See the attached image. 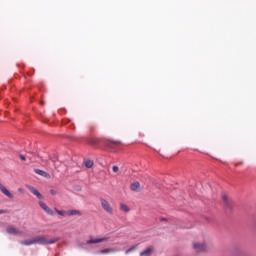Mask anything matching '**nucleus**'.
<instances>
[{
	"instance_id": "f257e3e1",
	"label": "nucleus",
	"mask_w": 256,
	"mask_h": 256,
	"mask_svg": "<svg viewBox=\"0 0 256 256\" xmlns=\"http://www.w3.org/2000/svg\"><path fill=\"white\" fill-rule=\"evenodd\" d=\"M34 239V245H53L59 241V238L48 239L47 236H36Z\"/></svg>"
},
{
	"instance_id": "f03ea898",
	"label": "nucleus",
	"mask_w": 256,
	"mask_h": 256,
	"mask_svg": "<svg viewBox=\"0 0 256 256\" xmlns=\"http://www.w3.org/2000/svg\"><path fill=\"white\" fill-rule=\"evenodd\" d=\"M101 207L108 213L109 215H113V207H111V204L103 198L100 199Z\"/></svg>"
},
{
	"instance_id": "7ed1b4c3",
	"label": "nucleus",
	"mask_w": 256,
	"mask_h": 256,
	"mask_svg": "<svg viewBox=\"0 0 256 256\" xmlns=\"http://www.w3.org/2000/svg\"><path fill=\"white\" fill-rule=\"evenodd\" d=\"M106 241H109V237H102V238H95V239L92 238L86 241V245L105 243Z\"/></svg>"
},
{
	"instance_id": "20e7f679",
	"label": "nucleus",
	"mask_w": 256,
	"mask_h": 256,
	"mask_svg": "<svg viewBox=\"0 0 256 256\" xmlns=\"http://www.w3.org/2000/svg\"><path fill=\"white\" fill-rule=\"evenodd\" d=\"M118 248H106L97 252L98 255H109L111 253H117Z\"/></svg>"
},
{
	"instance_id": "39448f33",
	"label": "nucleus",
	"mask_w": 256,
	"mask_h": 256,
	"mask_svg": "<svg viewBox=\"0 0 256 256\" xmlns=\"http://www.w3.org/2000/svg\"><path fill=\"white\" fill-rule=\"evenodd\" d=\"M222 202L225 209H231V200H229L227 194H222Z\"/></svg>"
},
{
	"instance_id": "423d86ee",
	"label": "nucleus",
	"mask_w": 256,
	"mask_h": 256,
	"mask_svg": "<svg viewBox=\"0 0 256 256\" xmlns=\"http://www.w3.org/2000/svg\"><path fill=\"white\" fill-rule=\"evenodd\" d=\"M6 233H8L9 235H21V231H19L14 226H8L6 228Z\"/></svg>"
},
{
	"instance_id": "0eeeda50",
	"label": "nucleus",
	"mask_w": 256,
	"mask_h": 256,
	"mask_svg": "<svg viewBox=\"0 0 256 256\" xmlns=\"http://www.w3.org/2000/svg\"><path fill=\"white\" fill-rule=\"evenodd\" d=\"M29 191L33 193L37 197V199H43V195L39 193V190L33 186H28Z\"/></svg>"
},
{
	"instance_id": "6e6552de",
	"label": "nucleus",
	"mask_w": 256,
	"mask_h": 256,
	"mask_svg": "<svg viewBox=\"0 0 256 256\" xmlns=\"http://www.w3.org/2000/svg\"><path fill=\"white\" fill-rule=\"evenodd\" d=\"M193 247L195 251H205V249H207V246L204 243L199 242L194 243Z\"/></svg>"
},
{
	"instance_id": "1a4fd4ad",
	"label": "nucleus",
	"mask_w": 256,
	"mask_h": 256,
	"mask_svg": "<svg viewBox=\"0 0 256 256\" xmlns=\"http://www.w3.org/2000/svg\"><path fill=\"white\" fill-rule=\"evenodd\" d=\"M0 191L3 193V195H6V197H9V199H13V194L10 193L4 186L3 184L0 183Z\"/></svg>"
},
{
	"instance_id": "9d476101",
	"label": "nucleus",
	"mask_w": 256,
	"mask_h": 256,
	"mask_svg": "<svg viewBox=\"0 0 256 256\" xmlns=\"http://www.w3.org/2000/svg\"><path fill=\"white\" fill-rule=\"evenodd\" d=\"M34 172L37 174V175H41V177H46V179H48L49 177H51V175H49V173L41 170V169H35Z\"/></svg>"
},
{
	"instance_id": "9b49d317",
	"label": "nucleus",
	"mask_w": 256,
	"mask_h": 256,
	"mask_svg": "<svg viewBox=\"0 0 256 256\" xmlns=\"http://www.w3.org/2000/svg\"><path fill=\"white\" fill-rule=\"evenodd\" d=\"M153 253V247H148L146 250L140 252V256H150Z\"/></svg>"
},
{
	"instance_id": "f8f14e48",
	"label": "nucleus",
	"mask_w": 256,
	"mask_h": 256,
	"mask_svg": "<svg viewBox=\"0 0 256 256\" xmlns=\"http://www.w3.org/2000/svg\"><path fill=\"white\" fill-rule=\"evenodd\" d=\"M20 245H26V246L35 245L34 238L29 240H22L20 241Z\"/></svg>"
},
{
	"instance_id": "ddd939ff",
	"label": "nucleus",
	"mask_w": 256,
	"mask_h": 256,
	"mask_svg": "<svg viewBox=\"0 0 256 256\" xmlns=\"http://www.w3.org/2000/svg\"><path fill=\"white\" fill-rule=\"evenodd\" d=\"M139 187H141V184L139 182H133L130 186L131 191H139Z\"/></svg>"
},
{
	"instance_id": "4468645a",
	"label": "nucleus",
	"mask_w": 256,
	"mask_h": 256,
	"mask_svg": "<svg viewBox=\"0 0 256 256\" xmlns=\"http://www.w3.org/2000/svg\"><path fill=\"white\" fill-rule=\"evenodd\" d=\"M67 215H79V216H81V211H79V210H69V211H67Z\"/></svg>"
},
{
	"instance_id": "2eb2a0df",
	"label": "nucleus",
	"mask_w": 256,
	"mask_h": 256,
	"mask_svg": "<svg viewBox=\"0 0 256 256\" xmlns=\"http://www.w3.org/2000/svg\"><path fill=\"white\" fill-rule=\"evenodd\" d=\"M85 167H87V169H91V167H93V161L92 160H86L84 162Z\"/></svg>"
},
{
	"instance_id": "dca6fc26",
	"label": "nucleus",
	"mask_w": 256,
	"mask_h": 256,
	"mask_svg": "<svg viewBox=\"0 0 256 256\" xmlns=\"http://www.w3.org/2000/svg\"><path fill=\"white\" fill-rule=\"evenodd\" d=\"M86 142L88 143V145H92V146L97 145V140L95 139L88 138Z\"/></svg>"
},
{
	"instance_id": "f3484780",
	"label": "nucleus",
	"mask_w": 256,
	"mask_h": 256,
	"mask_svg": "<svg viewBox=\"0 0 256 256\" xmlns=\"http://www.w3.org/2000/svg\"><path fill=\"white\" fill-rule=\"evenodd\" d=\"M120 209L124 211V213H129V207L127 205L121 204Z\"/></svg>"
},
{
	"instance_id": "a211bd4d",
	"label": "nucleus",
	"mask_w": 256,
	"mask_h": 256,
	"mask_svg": "<svg viewBox=\"0 0 256 256\" xmlns=\"http://www.w3.org/2000/svg\"><path fill=\"white\" fill-rule=\"evenodd\" d=\"M39 205H40L41 209H43V211H45L46 209L49 208V206H47V204H45L43 201H40Z\"/></svg>"
},
{
	"instance_id": "6ab92c4d",
	"label": "nucleus",
	"mask_w": 256,
	"mask_h": 256,
	"mask_svg": "<svg viewBox=\"0 0 256 256\" xmlns=\"http://www.w3.org/2000/svg\"><path fill=\"white\" fill-rule=\"evenodd\" d=\"M135 249H137V246H133V247L127 249V250L125 251V254H126V255H129V253H131L132 251H135Z\"/></svg>"
},
{
	"instance_id": "aec40b11",
	"label": "nucleus",
	"mask_w": 256,
	"mask_h": 256,
	"mask_svg": "<svg viewBox=\"0 0 256 256\" xmlns=\"http://www.w3.org/2000/svg\"><path fill=\"white\" fill-rule=\"evenodd\" d=\"M56 213H58V215H61L62 217H64V215H67V212L63 211V210H58L55 209Z\"/></svg>"
},
{
	"instance_id": "412c9836",
	"label": "nucleus",
	"mask_w": 256,
	"mask_h": 256,
	"mask_svg": "<svg viewBox=\"0 0 256 256\" xmlns=\"http://www.w3.org/2000/svg\"><path fill=\"white\" fill-rule=\"evenodd\" d=\"M107 143H111L112 145H121V141L107 140Z\"/></svg>"
},
{
	"instance_id": "4be33fe9",
	"label": "nucleus",
	"mask_w": 256,
	"mask_h": 256,
	"mask_svg": "<svg viewBox=\"0 0 256 256\" xmlns=\"http://www.w3.org/2000/svg\"><path fill=\"white\" fill-rule=\"evenodd\" d=\"M45 211L48 215H55V212H53V210H51L49 207Z\"/></svg>"
},
{
	"instance_id": "5701e85b",
	"label": "nucleus",
	"mask_w": 256,
	"mask_h": 256,
	"mask_svg": "<svg viewBox=\"0 0 256 256\" xmlns=\"http://www.w3.org/2000/svg\"><path fill=\"white\" fill-rule=\"evenodd\" d=\"M112 171H113L114 173H118V172H119V167H118V166H113V167H112Z\"/></svg>"
},
{
	"instance_id": "b1692460",
	"label": "nucleus",
	"mask_w": 256,
	"mask_h": 256,
	"mask_svg": "<svg viewBox=\"0 0 256 256\" xmlns=\"http://www.w3.org/2000/svg\"><path fill=\"white\" fill-rule=\"evenodd\" d=\"M50 193H51V195H57V191H55V190H50Z\"/></svg>"
},
{
	"instance_id": "393cba45",
	"label": "nucleus",
	"mask_w": 256,
	"mask_h": 256,
	"mask_svg": "<svg viewBox=\"0 0 256 256\" xmlns=\"http://www.w3.org/2000/svg\"><path fill=\"white\" fill-rule=\"evenodd\" d=\"M20 159H21V161H25V156L24 155H20Z\"/></svg>"
},
{
	"instance_id": "a878e982",
	"label": "nucleus",
	"mask_w": 256,
	"mask_h": 256,
	"mask_svg": "<svg viewBox=\"0 0 256 256\" xmlns=\"http://www.w3.org/2000/svg\"><path fill=\"white\" fill-rule=\"evenodd\" d=\"M3 213H7V210H0V215H3Z\"/></svg>"
},
{
	"instance_id": "bb28decb",
	"label": "nucleus",
	"mask_w": 256,
	"mask_h": 256,
	"mask_svg": "<svg viewBox=\"0 0 256 256\" xmlns=\"http://www.w3.org/2000/svg\"><path fill=\"white\" fill-rule=\"evenodd\" d=\"M80 247H81L82 249H85V244H80Z\"/></svg>"
},
{
	"instance_id": "cd10ccee",
	"label": "nucleus",
	"mask_w": 256,
	"mask_h": 256,
	"mask_svg": "<svg viewBox=\"0 0 256 256\" xmlns=\"http://www.w3.org/2000/svg\"><path fill=\"white\" fill-rule=\"evenodd\" d=\"M162 221H167V219H165V218H162Z\"/></svg>"
},
{
	"instance_id": "c85d7f7f",
	"label": "nucleus",
	"mask_w": 256,
	"mask_h": 256,
	"mask_svg": "<svg viewBox=\"0 0 256 256\" xmlns=\"http://www.w3.org/2000/svg\"><path fill=\"white\" fill-rule=\"evenodd\" d=\"M29 159H31V156H27Z\"/></svg>"
}]
</instances>
